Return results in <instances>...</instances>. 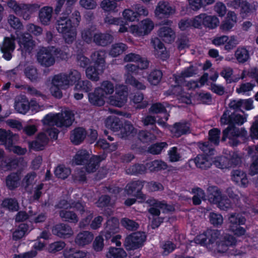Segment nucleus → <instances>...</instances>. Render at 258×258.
<instances>
[{
  "mask_svg": "<svg viewBox=\"0 0 258 258\" xmlns=\"http://www.w3.org/2000/svg\"><path fill=\"white\" fill-rule=\"evenodd\" d=\"M90 155L88 151L85 150H79L74 156L73 162L76 165L86 164L90 159Z\"/></svg>",
  "mask_w": 258,
  "mask_h": 258,
  "instance_id": "a19ab883",
  "label": "nucleus"
},
{
  "mask_svg": "<svg viewBox=\"0 0 258 258\" xmlns=\"http://www.w3.org/2000/svg\"><path fill=\"white\" fill-rule=\"evenodd\" d=\"M2 206L11 211H17L19 209V204L17 201L14 199L10 198L4 200L2 202Z\"/></svg>",
  "mask_w": 258,
  "mask_h": 258,
  "instance_id": "680f3d73",
  "label": "nucleus"
},
{
  "mask_svg": "<svg viewBox=\"0 0 258 258\" xmlns=\"http://www.w3.org/2000/svg\"><path fill=\"white\" fill-rule=\"evenodd\" d=\"M18 139V135L10 131L0 129V145H4L7 149L12 147Z\"/></svg>",
  "mask_w": 258,
  "mask_h": 258,
  "instance_id": "f3484780",
  "label": "nucleus"
},
{
  "mask_svg": "<svg viewBox=\"0 0 258 258\" xmlns=\"http://www.w3.org/2000/svg\"><path fill=\"white\" fill-rule=\"evenodd\" d=\"M143 187V182L141 181H134L127 184L125 190L127 195L137 197L141 199V202L145 201L146 199L145 195L141 191Z\"/></svg>",
  "mask_w": 258,
  "mask_h": 258,
  "instance_id": "4468645a",
  "label": "nucleus"
},
{
  "mask_svg": "<svg viewBox=\"0 0 258 258\" xmlns=\"http://www.w3.org/2000/svg\"><path fill=\"white\" fill-rule=\"evenodd\" d=\"M154 24L149 19L141 21L140 25H132L130 27V32L136 36H144L148 34L153 29Z\"/></svg>",
  "mask_w": 258,
  "mask_h": 258,
  "instance_id": "9b49d317",
  "label": "nucleus"
},
{
  "mask_svg": "<svg viewBox=\"0 0 258 258\" xmlns=\"http://www.w3.org/2000/svg\"><path fill=\"white\" fill-rule=\"evenodd\" d=\"M209 217L210 223L215 227L221 226L223 223V218L220 214L211 212Z\"/></svg>",
  "mask_w": 258,
  "mask_h": 258,
  "instance_id": "69168bd1",
  "label": "nucleus"
},
{
  "mask_svg": "<svg viewBox=\"0 0 258 258\" xmlns=\"http://www.w3.org/2000/svg\"><path fill=\"white\" fill-rule=\"evenodd\" d=\"M125 83L133 86L138 90H145L146 87L144 83L137 80L134 77H128L127 79H125Z\"/></svg>",
  "mask_w": 258,
  "mask_h": 258,
  "instance_id": "338daca9",
  "label": "nucleus"
},
{
  "mask_svg": "<svg viewBox=\"0 0 258 258\" xmlns=\"http://www.w3.org/2000/svg\"><path fill=\"white\" fill-rule=\"evenodd\" d=\"M94 239L93 234L89 231H82L76 235L74 242L80 247H85L89 245Z\"/></svg>",
  "mask_w": 258,
  "mask_h": 258,
  "instance_id": "2eb2a0df",
  "label": "nucleus"
},
{
  "mask_svg": "<svg viewBox=\"0 0 258 258\" xmlns=\"http://www.w3.org/2000/svg\"><path fill=\"white\" fill-rule=\"evenodd\" d=\"M162 76V72L160 70H154L148 75V81L151 84L156 85L161 81Z\"/></svg>",
  "mask_w": 258,
  "mask_h": 258,
  "instance_id": "13d9d810",
  "label": "nucleus"
},
{
  "mask_svg": "<svg viewBox=\"0 0 258 258\" xmlns=\"http://www.w3.org/2000/svg\"><path fill=\"white\" fill-rule=\"evenodd\" d=\"M15 37L12 36L11 37H6L1 47V51L3 53V57L9 60L12 58V52L15 48Z\"/></svg>",
  "mask_w": 258,
  "mask_h": 258,
  "instance_id": "a211bd4d",
  "label": "nucleus"
},
{
  "mask_svg": "<svg viewBox=\"0 0 258 258\" xmlns=\"http://www.w3.org/2000/svg\"><path fill=\"white\" fill-rule=\"evenodd\" d=\"M20 179V178L18 174L12 173L8 175L6 179V185L9 189L13 190L18 186Z\"/></svg>",
  "mask_w": 258,
  "mask_h": 258,
  "instance_id": "c03bdc74",
  "label": "nucleus"
},
{
  "mask_svg": "<svg viewBox=\"0 0 258 258\" xmlns=\"http://www.w3.org/2000/svg\"><path fill=\"white\" fill-rule=\"evenodd\" d=\"M137 133V130L134 127L133 125L129 121H126L121 129L120 135L121 138L125 139L134 136Z\"/></svg>",
  "mask_w": 258,
  "mask_h": 258,
  "instance_id": "ea45409f",
  "label": "nucleus"
},
{
  "mask_svg": "<svg viewBox=\"0 0 258 258\" xmlns=\"http://www.w3.org/2000/svg\"><path fill=\"white\" fill-rule=\"evenodd\" d=\"M8 22L11 27L15 29L21 30L23 28V25L20 19L13 14L9 15Z\"/></svg>",
  "mask_w": 258,
  "mask_h": 258,
  "instance_id": "774afa93",
  "label": "nucleus"
},
{
  "mask_svg": "<svg viewBox=\"0 0 258 258\" xmlns=\"http://www.w3.org/2000/svg\"><path fill=\"white\" fill-rule=\"evenodd\" d=\"M103 71L104 70H100V68L94 65L93 67L91 66L87 68L86 70V74L88 79L93 81H98L99 80V75L102 74Z\"/></svg>",
  "mask_w": 258,
  "mask_h": 258,
  "instance_id": "37998d69",
  "label": "nucleus"
},
{
  "mask_svg": "<svg viewBox=\"0 0 258 258\" xmlns=\"http://www.w3.org/2000/svg\"><path fill=\"white\" fill-rule=\"evenodd\" d=\"M158 36L164 42L171 43L175 38V33L171 28L167 26L160 27L158 31Z\"/></svg>",
  "mask_w": 258,
  "mask_h": 258,
  "instance_id": "393cba45",
  "label": "nucleus"
},
{
  "mask_svg": "<svg viewBox=\"0 0 258 258\" xmlns=\"http://www.w3.org/2000/svg\"><path fill=\"white\" fill-rule=\"evenodd\" d=\"M106 53L104 50H99L94 51L91 55V61L96 67L100 68V70H104Z\"/></svg>",
  "mask_w": 258,
  "mask_h": 258,
  "instance_id": "5701e85b",
  "label": "nucleus"
},
{
  "mask_svg": "<svg viewBox=\"0 0 258 258\" xmlns=\"http://www.w3.org/2000/svg\"><path fill=\"white\" fill-rule=\"evenodd\" d=\"M69 16L64 14V11H62L61 16L56 20V28L62 35L66 42L71 44L76 39L77 30Z\"/></svg>",
  "mask_w": 258,
  "mask_h": 258,
  "instance_id": "f03ea898",
  "label": "nucleus"
},
{
  "mask_svg": "<svg viewBox=\"0 0 258 258\" xmlns=\"http://www.w3.org/2000/svg\"><path fill=\"white\" fill-rule=\"evenodd\" d=\"M87 135L86 130L83 127H77L71 132L70 139L75 145H79L85 139Z\"/></svg>",
  "mask_w": 258,
  "mask_h": 258,
  "instance_id": "cd10ccee",
  "label": "nucleus"
},
{
  "mask_svg": "<svg viewBox=\"0 0 258 258\" xmlns=\"http://www.w3.org/2000/svg\"><path fill=\"white\" fill-rule=\"evenodd\" d=\"M53 8L49 6H45L41 8L38 13V19L40 23L45 26L49 25L52 19Z\"/></svg>",
  "mask_w": 258,
  "mask_h": 258,
  "instance_id": "4be33fe9",
  "label": "nucleus"
},
{
  "mask_svg": "<svg viewBox=\"0 0 258 258\" xmlns=\"http://www.w3.org/2000/svg\"><path fill=\"white\" fill-rule=\"evenodd\" d=\"M59 216L65 221L70 223H77L79 221L77 215L73 211L61 210L59 212Z\"/></svg>",
  "mask_w": 258,
  "mask_h": 258,
  "instance_id": "603ef678",
  "label": "nucleus"
},
{
  "mask_svg": "<svg viewBox=\"0 0 258 258\" xmlns=\"http://www.w3.org/2000/svg\"><path fill=\"white\" fill-rule=\"evenodd\" d=\"M193 161L196 166L202 169H207L210 168L213 162L211 157L204 155L197 156Z\"/></svg>",
  "mask_w": 258,
  "mask_h": 258,
  "instance_id": "c756f323",
  "label": "nucleus"
},
{
  "mask_svg": "<svg viewBox=\"0 0 258 258\" xmlns=\"http://www.w3.org/2000/svg\"><path fill=\"white\" fill-rule=\"evenodd\" d=\"M195 243L208 248H212L218 252L227 251L229 247L236 244V239L232 235L226 234L224 237L217 229H207L195 238Z\"/></svg>",
  "mask_w": 258,
  "mask_h": 258,
  "instance_id": "f257e3e1",
  "label": "nucleus"
},
{
  "mask_svg": "<svg viewBox=\"0 0 258 258\" xmlns=\"http://www.w3.org/2000/svg\"><path fill=\"white\" fill-rule=\"evenodd\" d=\"M52 85L58 86L62 89H67L70 85L67 79V74L60 73L55 75L52 79Z\"/></svg>",
  "mask_w": 258,
  "mask_h": 258,
  "instance_id": "c9c22d12",
  "label": "nucleus"
},
{
  "mask_svg": "<svg viewBox=\"0 0 258 258\" xmlns=\"http://www.w3.org/2000/svg\"><path fill=\"white\" fill-rule=\"evenodd\" d=\"M127 48V46L125 44L121 42L116 43L112 45L109 53L113 57H117L121 54Z\"/></svg>",
  "mask_w": 258,
  "mask_h": 258,
  "instance_id": "49530a36",
  "label": "nucleus"
},
{
  "mask_svg": "<svg viewBox=\"0 0 258 258\" xmlns=\"http://www.w3.org/2000/svg\"><path fill=\"white\" fill-rule=\"evenodd\" d=\"M118 226V220L116 218H111L108 220L105 227V236L106 239L111 238V234H113L117 231Z\"/></svg>",
  "mask_w": 258,
  "mask_h": 258,
  "instance_id": "f704fd0d",
  "label": "nucleus"
},
{
  "mask_svg": "<svg viewBox=\"0 0 258 258\" xmlns=\"http://www.w3.org/2000/svg\"><path fill=\"white\" fill-rule=\"evenodd\" d=\"M151 43L154 48V54L157 57L165 60L169 57V54L164 44L160 40L155 37L151 40Z\"/></svg>",
  "mask_w": 258,
  "mask_h": 258,
  "instance_id": "aec40b11",
  "label": "nucleus"
},
{
  "mask_svg": "<svg viewBox=\"0 0 258 258\" xmlns=\"http://www.w3.org/2000/svg\"><path fill=\"white\" fill-rule=\"evenodd\" d=\"M74 120V114L69 110H66L58 113H49L47 114L42 121L43 124L48 126L57 127L69 126Z\"/></svg>",
  "mask_w": 258,
  "mask_h": 258,
  "instance_id": "7ed1b4c3",
  "label": "nucleus"
},
{
  "mask_svg": "<svg viewBox=\"0 0 258 258\" xmlns=\"http://www.w3.org/2000/svg\"><path fill=\"white\" fill-rule=\"evenodd\" d=\"M37 60L42 66L45 67H49L55 63V58L52 56L50 47L43 48L37 53Z\"/></svg>",
  "mask_w": 258,
  "mask_h": 258,
  "instance_id": "ddd939ff",
  "label": "nucleus"
},
{
  "mask_svg": "<svg viewBox=\"0 0 258 258\" xmlns=\"http://www.w3.org/2000/svg\"><path fill=\"white\" fill-rule=\"evenodd\" d=\"M88 98L91 104L98 106H102L105 103V98L106 97L96 88L93 92L88 94Z\"/></svg>",
  "mask_w": 258,
  "mask_h": 258,
  "instance_id": "2f4dec72",
  "label": "nucleus"
},
{
  "mask_svg": "<svg viewBox=\"0 0 258 258\" xmlns=\"http://www.w3.org/2000/svg\"><path fill=\"white\" fill-rule=\"evenodd\" d=\"M233 74V70L230 67L224 68L220 72V75L223 77L226 81L227 83H231L238 81L239 78L235 79H232V76Z\"/></svg>",
  "mask_w": 258,
  "mask_h": 258,
  "instance_id": "e2e57ef3",
  "label": "nucleus"
},
{
  "mask_svg": "<svg viewBox=\"0 0 258 258\" xmlns=\"http://www.w3.org/2000/svg\"><path fill=\"white\" fill-rule=\"evenodd\" d=\"M150 208L148 209V212L153 216H159L160 214V209L163 213H169L174 211V207L171 205L167 204L165 201H159L154 198H149L146 201Z\"/></svg>",
  "mask_w": 258,
  "mask_h": 258,
  "instance_id": "423d86ee",
  "label": "nucleus"
},
{
  "mask_svg": "<svg viewBox=\"0 0 258 258\" xmlns=\"http://www.w3.org/2000/svg\"><path fill=\"white\" fill-rule=\"evenodd\" d=\"M146 239V236L144 232H135L126 237L124 245L127 250L136 249L141 247Z\"/></svg>",
  "mask_w": 258,
  "mask_h": 258,
  "instance_id": "6e6552de",
  "label": "nucleus"
},
{
  "mask_svg": "<svg viewBox=\"0 0 258 258\" xmlns=\"http://www.w3.org/2000/svg\"><path fill=\"white\" fill-rule=\"evenodd\" d=\"M234 56L240 63L246 62L250 58L249 51L243 47H239L235 51Z\"/></svg>",
  "mask_w": 258,
  "mask_h": 258,
  "instance_id": "79ce46f5",
  "label": "nucleus"
},
{
  "mask_svg": "<svg viewBox=\"0 0 258 258\" xmlns=\"http://www.w3.org/2000/svg\"><path fill=\"white\" fill-rule=\"evenodd\" d=\"M28 229V225L26 224H21L16 229L13 234V239L15 240L22 238Z\"/></svg>",
  "mask_w": 258,
  "mask_h": 258,
  "instance_id": "0e129e2a",
  "label": "nucleus"
},
{
  "mask_svg": "<svg viewBox=\"0 0 258 258\" xmlns=\"http://www.w3.org/2000/svg\"><path fill=\"white\" fill-rule=\"evenodd\" d=\"M240 14L242 17L248 16L255 11L254 7L246 1L241 2L239 6Z\"/></svg>",
  "mask_w": 258,
  "mask_h": 258,
  "instance_id": "4d7b16f0",
  "label": "nucleus"
},
{
  "mask_svg": "<svg viewBox=\"0 0 258 258\" xmlns=\"http://www.w3.org/2000/svg\"><path fill=\"white\" fill-rule=\"evenodd\" d=\"M99 91L106 97L109 95L112 94L114 91L113 84L109 81H103L100 86L97 88Z\"/></svg>",
  "mask_w": 258,
  "mask_h": 258,
  "instance_id": "a18cd8bd",
  "label": "nucleus"
},
{
  "mask_svg": "<svg viewBox=\"0 0 258 258\" xmlns=\"http://www.w3.org/2000/svg\"><path fill=\"white\" fill-rule=\"evenodd\" d=\"M104 160V158L99 156H93L88 160L86 163V171L88 173L94 172L97 169L100 162Z\"/></svg>",
  "mask_w": 258,
  "mask_h": 258,
  "instance_id": "4c0bfd02",
  "label": "nucleus"
},
{
  "mask_svg": "<svg viewBox=\"0 0 258 258\" xmlns=\"http://www.w3.org/2000/svg\"><path fill=\"white\" fill-rule=\"evenodd\" d=\"M149 64H141L133 63H128L124 66L125 70V79H127L128 77H134L133 74H138L139 70H146L149 67Z\"/></svg>",
  "mask_w": 258,
  "mask_h": 258,
  "instance_id": "473e14b6",
  "label": "nucleus"
},
{
  "mask_svg": "<svg viewBox=\"0 0 258 258\" xmlns=\"http://www.w3.org/2000/svg\"><path fill=\"white\" fill-rule=\"evenodd\" d=\"M197 72V68L196 67L191 66L184 69L180 75L174 77L175 82L178 85H183L185 78L192 77L195 74H196Z\"/></svg>",
  "mask_w": 258,
  "mask_h": 258,
  "instance_id": "c85d7f7f",
  "label": "nucleus"
},
{
  "mask_svg": "<svg viewBox=\"0 0 258 258\" xmlns=\"http://www.w3.org/2000/svg\"><path fill=\"white\" fill-rule=\"evenodd\" d=\"M126 252L121 248L110 247L106 254L107 258H125Z\"/></svg>",
  "mask_w": 258,
  "mask_h": 258,
  "instance_id": "8fccbe9b",
  "label": "nucleus"
},
{
  "mask_svg": "<svg viewBox=\"0 0 258 258\" xmlns=\"http://www.w3.org/2000/svg\"><path fill=\"white\" fill-rule=\"evenodd\" d=\"M148 167L146 165L137 164L130 167L126 169V172L128 174H143L146 172Z\"/></svg>",
  "mask_w": 258,
  "mask_h": 258,
  "instance_id": "052dcab7",
  "label": "nucleus"
},
{
  "mask_svg": "<svg viewBox=\"0 0 258 258\" xmlns=\"http://www.w3.org/2000/svg\"><path fill=\"white\" fill-rule=\"evenodd\" d=\"M176 12L175 6L165 1H159L156 6L154 14L158 19L168 18Z\"/></svg>",
  "mask_w": 258,
  "mask_h": 258,
  "instance_id": "0eeeda50",
  "label": "nucleus"
},
{
  "mask_svg": "<svg viewBox=\"0 0 258 258\" xmlns=\"http://www.w3.org/2000/svg\"><path fill=\"white\" fill-rule=\"evenodd\" d=\"M114 96L109 98V103L117 107H122L127 100V88L124 85H118Z\"/></svg>",
  "mask_w": 258,
  "mask_h": 258,
  "instance_id": "9d476101",
  "label": "nucleus"
},
{
  "mask_svg": "<svg viewBox=\"0 0 258 258\" xmlns=\"http://www.w3.org/2000/svg\"><path fill=\"white\" fill-rule=\"evenodd\" d=\"M131 100L137 109H144L149 105L148 101L144 99V94L142 93H136L132 97Z\"/></svg>",
  "mask_w": 258,
  "mask_h": 258,
  "instance_id": "58836bf2",
  "label": "nucleus"
},
{
  "mask_svg": "<svg viewBox=\"0 0 258 258\" xmlns=\"http://www.w3.org/2000/svg\"><path fill=\"white\" fill-rule=\"evenodd\" d=\"M189 124L187 122H178L171 127L170 131L174 136L179 137L189 132Z\"/></svg>",
  "mask_w": 258,
  "mask_h": 258,
  "instance_id": "a878e982",
  "label": "nucleus"
},
{
  "mask_svg": "<svg viewBox=\"0 0 258 258\" xmlns=\"http://www.w3.org/2000/svg\"><path fill=\"white\" fill-rule=\"evenodd\" d=\"M78 0H56V4L54 8L55 14L58 15L61 11L63 6L64 5V8L63 11L64 14L70 15L72 13L73 6Z\"/></svg>",
  "mask_w": 258,
  "mask_h": 258,
  "instance_id": "412c9836",
  "label": "nucleus"
},
{
  "mask_svg": "<svg viewBox=\"0 0 258 258\" xmlns=\"http://www.w3.org/2000/svg\"><path fill=\"white\" fill-rule=\"evenodd\" d=\"M107 127L114 132L118 131L121 127V123L119 118L116 116L108 117L106 120Z\"/></svg>",
  "mask_w": 258,
  "mask_h": 258,
  "instance_id": "3c124183",
  "label": "nucleus"
},
{
  "mask_svg": "<svg viewBox=\"0 0 258 258\" xmlns=\"http://www.w3.org/2000/svg\"><path fill=\"white\" fill-rule=\"evenodd\" d=\"M52 232L54 235L60 238L70 237L74 234L72 227L64 223H59L54 226L52 229Z\"/></svg>",
  "mask_w": 258,
  "mask_h": 258,
  "instance_id": "6ab92c4d",
  "label": "nucleus"
},
{
  "mask_svg": "<svg viewBox=\"0 0 258 258\" xmlns=\"http://www.w3.org/2000/svg\"><path fill=\"white\" fill-rule=\"evenodd\" d=\"M18 39L23 53H31L35 46L31 35L28 33H23L18 36Z\"/></svg>",
  "mask_w": 258,
  "mask_h": 258,
  "instance_id": "dca6fc26",
  "label": "nucleus"
},
{
  "mask_svg": "<svg viewBox=\"0 0 258 258\" xmlns=\"http://www.w3.org/2000/svg\"><path fill=\"white\" fill-rule=\"evenodd\" d=\"M207 192L210 200L213 203L219 202L221 199V191L216 186H210L207 188Z\"/></svg>",
  "mask_w": 258,
  "mask_h": 258,
  "instance_id": "09e8293b",
  "label": "nucleus"
},
{
  "mask_svg": "<svg viewBox=\"0 0 258 258\" xmlns=\"http://www.w3.org/2000/svg\"><path fill=\"white\" fill-rule=\"evenodd\" d=\"M223 124L241 125L246 121V116L238 113H231L229 110L225 111L220 119Z\"/></svg>",
  "mask_w": 258,
  "mask_h": 258,
  "instance_id": "1a4fd4ad",
  "label": "nucleus"
},
{
  "mask_svg": "<svg viewBox=\"0 0 258 258\" xmlns=\"http://www.w3.org/2000/svg\"><path fill=\"white\" fill-rule=\"evenodd\" d=\"M123 60L125 62H135L137 64H149V60L145 57H142L140 54L131 52L125 54Z\"/></svg>",
  "mask_w": 258,
  "mask_h": 258,
  "instance_id": "7c9ffc66",
  "label": "nucleus"
},
{
  "mask_svg": "<svg viewBox=\"0 0 258 258\" xmlns=\"http://www.w3.org/2000/svg\"><path fill=\"white\" fill-rule=\"evenodd\" d=\"M96 33V28L95 27L91 26V27L85 29L82 31V38L87 43H90L92 41L93 42L94 35H95Z\"/></svg>",
  "mask_w": 258,
  "mask_h": 258,
  "instance_id": "6e6d98bb",
  "label": "nucleus"
},
{
  "mask_svg": "<svg viewBox=\"0 0 258 258\" xmlns=\"http://www.w3.org/2000/svg\"><path fill=\"white\" fill-rule=\"evenodd\" d=\"M15 108L18 112L25 114L29 109L28 100L24 96L17 97L15 100Z\"/></svg>",
  "mask_w": 258,
  "mask_h": 258,
  "instance_id": "e433bc0d",
  "label": "nucleus"
},
{
  "mask_svg": "<svg viewBox=\"0 0 258 258\" xmlns=\"http://www.w3.org/2000/svg\"><path fill=\"white\" fill-rule=\"evenodd\" d=\"M147 167L151 172L158 171L167 168V164L161 160H156L147 163Z\"/></svg>",
  "mask_w": 258,
  "mask_h": 258,
  "instance_id": "de8ad7c7",
  "label": "nucleus"
},
{
  "mask_svg": "<svg viewBox=\"0 0 258 258\" xmlns=\"http://www.w3.org/2000/svg\"><path fill=\"white\" fill-rule=\"evenodd\" d=\"M7 5L11 12L22 17L25 20H29L31 15L40 7V6L37 4L19 3L15 0H8Z\"/></svg>",
  "mask_w": 258,
  "mask_h": 258,
  "instance_id": "20e7f679",
  "label": "nucleus"
},
{
  "mask_svg": "<svg viewBox=\"0 0 258 258\" xmlns=\"http://www.w3.org/2000/svg\"><path fill=\"white\" fill-rule=\"evenodd\" d=\"M243 131L245 132L243 128L239 129L234 126L229 125L223 131L222 141H225L228 138L230 140L229 144L231 146H236L238 144L237 138L241 135Z\"/></svg>",
  "mask_w": 258,
  "mask_h": 258,
  "instance_id": "f8f14e48",
  "label": "nucleus"
},
{
  "mask_svg": "<svg viewBox=\"0 0 258 258\" xmlns=\"http://www.w3.org/2000/svg\"><path fill=\"white\" fill-rule=\"evenodd\" d=\"M245 218L240 214H230L228 218V230L236 236L240 237L245 235V229L240 225L245 224Z\"/></svg>",
  "mask_w": 258,
  "mask_h": 258,
  "instance_id": "39448f33",
  "label": "nucleus"
},
{
  "mask_svg": "<svg viewBox=\"0 0 258 258\" xmlns=\"http://www.w3.org/2000/svg\"><path fill=\"white\" fill-rule=\"evenodd\" d=\"M48 138L44 133H40L36 139L30 144L31 147L36 150H41L47 145Z\"/></svg>",
  "mask_w": 258,
  "mask_h": 258,
  "instance_id": "72a5a7b5",
  "label": "nucleus"
},
{
  "mask_svg": "<svg viewBox=\"0 0 258 258\" xmlns=\"http://www.w3.org/2000/svg\"><path fill=\"white\" fill-rule=\"evenodd\" d=\"M113 39V36L109 33L98 32L94 35L93 42L97 45L105 46L111 43Z\"/></svg>",
  "mask_w": 258,
  "mask_h": 258,
  "instance_id": "bb28decb",
  "label": "nucleus"
},
{
  "mask_svg": "<svg viewBox=\"0 0 258 258\" xmlns=\"http://www.w3.org/2000/svg\"><path fill=\"white\" fill-rule=\"evenodd\" d=\"M204 26L214 29L219 24V19L215 16L208 15L204 13Z\"/></svg>",
  "mask_w": 258,
  "mask_h": 258,
  "instance_id": "5fc2aeb1",
  "label": "nucleus"
},
{
  "mask_svg": "<svg viewBox=\"0 0 258 258\" xmlns=\"http://www.w3.org/2000/svg\"><path fill=\"white\" fill-rule=\"evenodd\" d=\"M100 6V8L106 12L115 13L117 11L116 10L117 4L114 1L102 0Z\"/></svg>",
  "mask_w": 258,
  "mask_h": 258,
  "instance_id": "864d4df0",
  "label": "nucleus"
},
{
  "mask_svg": "<svg viewBox=\"0 0 258 258\" xmlns=\"http://www.w3.org/2000/svg\"><path fill=\"white\" fill-rule=\"evenodd\" d=\"M71 171L70 168L63 165H59L56 168L54 173L56 177L61 179L67 178L71 174Z\"/></svg>",
  "mask_w": 258,
  "mask_h": 258,
  "instance_id": "bf43d9fd",
  "label": "nucleus"
},
{
  "mask_svg": "<svg viewBox=\"0 0 258 258\" xmlns=\"http://www.w3.org/2000/svg\"><path fill=\"white\" fill-rule=\"evenodd\" d=\"M231 179L236 184L243 187H246L249 183L246 174L238 169L232 171Z\"/></svg>",
  "mask_w": 258,
  "mask_h": 258,
  "instance_id": "b1692460",
  "label": "nucleus"
}]
</instances>
